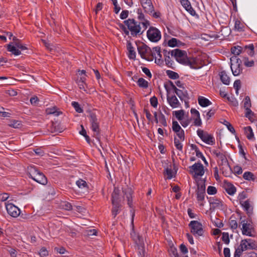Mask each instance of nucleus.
Masks as SVG:
<instances>
[{"mask_svg": "<svg viewBox=\"0 0 257 257\" xmlns=\"http://www.w3.org/2000/svg\"><path fill=\"white\" fill-rule=\"evenodd\" d=\"M72 105L74 108L76 112L78 113H81L83 112V109L81 108L78 102L73 101L72 102Z\"/></svg>", "mask_w": 257, "mask_h": 257, "instance_id": "nucleus-46", "label": "nucleus"}, {"mask_svg": "<svg viewBox=\"0 0 257 257\" xmlns=\"http://www.w3.org/2000/svg\"><path fill=\"white\" fill-rule=\"evenodd\" d=\"M7 49L9 51L12 52L13 54L16 56L21 54V51L19 50L15 45L9 44L7 46Z\"/></svg>", "mask_w": 257, "mask_h": 257, "instance_id": "nucleus-28", "label": "nucleus"}, {"mask_svg": "<svg viewBox=\"0 0 257 257\" xmlns=\"http://www.w3.org/2000/svg\"><path fill=\"white\" fill-rule=\"evenodd\" d=\"M29 174L31 178L37 182L43 185L46 184L47 181L46 177L35 168L31 167Z\"/></svg>", "mask_w": 257, "mask_h": 257, "instance_id": "nucleus-3", "label": "nucleus"}, {"mask_svg": "<svg viewBox=\"0 0 257 257\" xmlns=\"http://www.w3.org/2000/svg\"><path fill=\"white\" fill-rule=\"evenodd\" d=\"M243 49V48L239 46H234L231 48V51L234 56L237 57V56L240 54Z\"/></svg>", "mask_w": 257, "mask_h": 257, "instance_id": "nucleus-35", "label": "nucleus"}, {"mask_svg": "<svg viewBox=\"0 0 257 257\" xmlns=\"http://www.w3.org/2000/svg\"><path fill=\"white\" fill-rule=\"evenodd\" d=\"M207 192L209 195H214L216 193L217 189L215 187L210 186L208 187Z\"/></svg>", "mask_w": 257, "mask_h": 257, "instance_id": "nucleus-51", "label": "nucleus"}, {"mask_svg": "<svg viewBox=\"0 0 257 257\" xmlns=\"http://www.w3.org/2000/svg\"><path fill=\"white\" fill-rule=\"evenodd\" d=\"M212 153L221 161L226 160L225 156L218 150H213Z\"/></svg>", "mask_w": 257, "mask_h": 257, "instance_id": "nucleus-41", "label": "nucleus"}, {"mask_svg": "<svg viewBox=\"0 0 257 257\" xmlns=\"http://www.w3.org/2000/svg\"><path fill=\"white\" fill-rule=\"evenodd\" d=\"M194 119V123L195 125L196 126H200L202 124L201 120L200 117V115L199 116H196L193 118Z\"/></svg>", "mask_w": 257, "mask_h": 257, "instance_id": "nucleus-59", "label": "nucleus"}, {"mask_svg": "<svg viewBox=\"0 0 257 257\" xmlns=\"http://www.w3.org/2000/svg\"><path fill=\"white\" fill-rule=\"evenodd\" d=\"M197 64V60L195 57L188 58L185 64L186 65L190 66L191 67H194Z\"/></svg>", "mask_w": 257, "mask_h": 257, "instance_id": "nucleus-32", "label": "nucleus"}, {"mask_svg": "<svg viewBox=\"0 0 257 257\" xmlns=\"http://www.w3.org/2000/svg\"><path fill=\"white\" fill-rule=\"evenodd\" d=\"M39 254L41 257H45L48 255V252L46 248L43 247L41 249Z\"/></svg>", "mask_w": 257, "mask_h": 257, "instance_id": "nucleus-62", "label": "nucleus"}, {"mask_svg": "<svg viewBox=\"0 0 257 257\" xmlns=\"http://www.w3.org/2000/svg\"><path fill=\"white\" fill-rule=\"evenodd\" d=\"M222 239L225 243L228 244L229 242L228 234L227 233L223 232L222 234Z\"/></svg>", "mask_w": 257, "mask_h": 257, "instance_id": "nucleus-58", "label": "nucleus"}, {"mask_svg": "<svg viewBox=\"0 0 257 257\" xmlns=\"http://www.w3.org/2000/svg\"><path fill=\"white\" fill-rule=\"evenodd\" d=\"M136 243L138 245V252L140 255V257H144L145 256V249H144V239L143 238L140 236L137 235L136 236V238H134Z\"/></svg>", "mask_w": 257, "mask_h": 257, "instance_id": "nucleus-13", "label": "nucleus"}, {"mask_svg": "<svg viewBox=\"0 0 257 257\" xmlns=\"http://www.w3.org/2000/svg\"><path fill=\"white\" fill-rule=\"evenodd\" d=\"M77 186L80 189H86L87 190L88 186L86 182L82 179H79L76 182Z\"/></svg>", "mask_w": 257, "mask_h": 257, "instance_id": "nucleus-34", "label": "nucleus"}, {"mask_svg": "<svg viewBox=\"0 0 257 257\" xmlns=\"http://www.w3.org/2000/svg\"><path fill=\"white\" fill-rule=\"evenodd\" d=\"M224 188L226 192L230 195H233L236 191V188L233 184L226 181L224 183Z\"/></svg>", "mask_w": 257, "mask_h": 257, "instance_id": "nucleus-20", "label": "nucleus"}, {"mask_svg": "<svg viewBox=\"0 0 257 257\" xmlns=\"http://www.w3.org/2000/svg\"><path fill=\"white\" fill-rule=\"evenodd\" d=\"M138 85L143 88H147L148 87V82L143 78H140L137 81Z\"/></svg>", "mask_w": 257, "mask_h": 257, "instance_id": "nucleus-37", "label": "nucleus"}, {"mask_svg": "<svg viewBox=\"0 0 257 257\" xmlns=\"http://www.w3.org/2000/svg\"><path fill=\"white\" fill-rule=\"evenodd\" d=\"M245 109V116L247 117L249 120L251 119V117L254 115V113L249 108H246Z\"/></svg>", "mask_w": 257, "mask_h": 257, "instance_id": "nucleus-52", "label": "nucleus"}, {"mask_svg": "<svg viewBox=\"0 0 257 257\" xmlns=\"http://www.w3.org/2000/svg\"><path fill=\"white\" fill-rule=\"evenodd\" d=\"M167 100L170 106L173 108H178L180 106V103L175 95L168 94Z\"/></svg>", "mask_w": 257, "mask_h": 257, "instance_id": "nucleus-15", "label": "nucleus"}, {"mask_svg": "<svg viewBox=\"0 0 257 257\" xmlns=\"http://www.w3.org/2000/svg\"><path fill=\"white\" fill-rule=\"evenodd\" d=\"M139 54L143 59H147V54L151 52V50L146 45H142L138 47Z\"/></svg>", "mask_w": 257, "mask_h": 257, "instance_id": "nucleus-19", "label": "nucleus"}, {"mask_svg": "<svg viewBox=\"0 0 257 257\" xmlns=\"http://www.w3.org/2000/svg\"><path fill=\"white\" fill-rule=\"evenodd\" d=\"M14 45L17 47V48L21 50H25L27 49V47L25 45H24L20 42H15Z\"/></svg>", "mask_w": 257, "mask_h": 257, "instance_id": "nucleus-53", "label": "nucleus"}, {"mask_svg": "<svg viewBox=\"0 0 257 257\" xmlns=\"http://www.w3.org/2000/svg\"><path fill=\"white\" fill-rule=\"evenodd\" d=\"M172 130L174 132H176L182 130V128L177 121H173L172 124Z\"/></svg>", "mask_w": 257, "mask_h": 257, "instance_id": "nucleus-49", "label": "nucleus"}, {"mask_svg": "<svg viewBox=\"0 0 257 257\" xmlns=\"http://www.w3.org/2000/svg\"><path fill=\"white\" fill-rule=\"evenodd\" d=\"M171 85L174 91V92L177 95V96L181 100H185L186 98H188V92L184 87H182V89H178L172 83H171Z\"/></svg>", "mask_w": 257, "mask_h": 257, "instance_id": "nucleus-14", "label": "nucleus"}, {"mask_svg": "<svg viewBox=\"0 0 257 257\" xmlns=\"http://www.w3.org/2000/svg\"><path fill=\"white\" fill-rule=\"evenodd\" d=\"M220 78L222 82L225 85H229L230 83V78L227 75L225 71H222L220 73Z\"/></svg>", "mask_w": 257, "mask_h": 257, "instance_id": "nucleus-27", "label": "nucleus"}, {"mask_svg": "<svg viewBox=\"0 0 257 257\" xmlns=\"http://www.w3.org/2000/svg\"><path fill=\"white\" fill-rule=\"evenodd\" d=\"M43 44L45 45V47L49 50H50V51H52L54 50V46L51 44L50 43L46 42V41L45 40H43L42 41Z\"/></svg>", "mask_w": 257, "mask_h": 257, "instance_id": "nucleus-61", "label": "nucleus"}, {"mask_svg": "<svg viewBox=\"0 0 257 257\" xmlns=\"http://www.w3.org/2000/svg\"><path fill=\"white\" fill-rule=\"evenodd\" d=\"M9 125L15 128H18L21 127L22 123L20 121L12 120L10 121Z\"/></svg>", "mask_w": 257, "mask_h": 257, "instance_id": "nucleus-38", "label": "nucleus"}, {"mask_svg": "<svg viewBox=\"0 0 257 257\" xmlns=\"http://www.w3.org/2000/svg\"><path fill=\"white\" fill-rule=\"evenodd\" d=\"M233 171L234 174L239 175L242 173V168L238 166H235L233 168Z\"/></svg>", "mask_w": 257, "mask_h": 257, "instance_id": "nucleus-63", "label": "nucleus"}, {"mask_svg": "<svg viewBox=\"0 0 257 257\" xmlns=\"http://www.w3.org/2000/svg\"><path fill=\"white\" fill-rule=\"evenodd\" d=\"M91 129L94 132V136L97 137L99 133V122L96 115L90 112L89 115Z\"/></svg>", "mask_w": 257, "mask_h": 257, "instance_id": "nucleus-11", "label": "nucleus"}, {"mask_svg": "<svg viewBox=\"0 0 257 257\" xmlns=\"http://www.w3.org/2000/svg\"><path fill=\"white\" fill-rule=\"evenodd\" d=\"M150 103L154 107H156L158 105V99L156 97L153 96L150 99Z\"/></svg>", "mask_w": 257, "mask_h": 257, "instance_id": "nucleus-57", "label": "nucleus"}, {"mask_svg": "<svg viewBox=\"0 0 257 257\" xmlns=\"http://www.w3.org/2000/svg\"><path fill=\"white\" fill-rule=\"evenodd\" d=\"M123 192L127 200V204L130 207H132V190L131 188H127L123 190Z\"/></svg>", "mask_w": 257, "mask_h": 257, "instance_id": "nucleus-24", "label": "nucleus"}, {"mask_svg": "<svg viewBox=\"0 0 257 257\" xmlns=\"http://www.w3.org/2000/svg\"><path fill=\"white\" fill-rule=\"evenodd\" d=\"M244 132L248 139L252 140L253 139V133L250 126L244 127Z\"/></svg>", "mask_w": 257, "mask_h": 257, "instance_id": "nucleus-33", "label": "nucleus"}, {"mask_svg": "<svg viewBox=\"0 0 257 257\" xmlns=\"http://www.w3.org/2000/svg\"><path fill=\"white\" fill-rule=\"evenodd\" d=\"M233 86L236 90V93H238V90L241 86V82L239 80H236L234 81Z\"/></svg>", "mask_w": 257, "mask_h": 257, "instance_id": "nucleus-56", "label": "nucleus"}, {"mask_svg": "<svg viewBox=\"0 0 257 257\" xmlns=\"http://www.w3.org/2000/svg\"><path fill=\"white\" fill-rule=\"evenodd\" d=\"M209 202L214 208L222 209L223 202L220 199L214 198H210Z\"/></svg>", "mask_w": 257, "mask_h": 257, "instance_id": "nucleus-21", "label": "nucleus"}, {"mask_svg": "<svg viewBox=\"0 0 257 257\" xmlns=\"http://www.w3.org/2000/svg\"><path fill=\"white\" fill-rule=\"evenodd\" d=\"M147 37L152 42H157L161 38L160 31L155 27H151L147 31Z\"/></svg>", "mask_w": 257, "mask_h": 257, "instance_id": "nucleus-8", "label": "nucleus"}, {"mask_svg": "<svg viewBox=\"0 0 257 257\" xmlns=\"http://www.w3.org/2000/svg\"><path fill=\"white\" fill-rule=\"evenodd\" d=\"M244 51H246L248 54L251 56L254 55V47L253 44H250L248 45H245L243 48Z\"/></svg>", "mask_w": 257, "mask_h": 257, "instance_id": "nucleus-30", "label": "nucleus"}, {"mask_svg": "<svg viewBox=\"0 0 257 257\" xmlns=\"http://www.w3.org/2000/svg\"><path fill=\"white\" fill-rule=\"evenodd\" d=\"M175 114L176 117V118L179 120H182L183 119V116L184 115V111L183 110H178V111H175Z\"/></svg>", "mask_w": 257, "mask_h": 257, "instance_id": "nucleus-45", "label": "nucleus"}, {"mask_svg": "<svg viewBox=\"0 0 257 257\" xmlns=\"http://www.w3.org/2000/svg\"><path fill=\"white\" fill-rule=\"evenodd\" d=\"M119 190L116 188L114 189L113 192L112 194V204L119 203L120 199L119 197Z\"/></svg>", "mask_w": 257, "mask_h": 257, "instance_id": "nucleus-29", "label": "nucleus"}, {"mask_svg": "<svg viewBox=\"0 0 257 257\" xmlns=\"http://www.w3.org/2000/svg\"><path fill=\"white\" fill-rule=\"evenodd\" d=\"M175 133H176L177 136L181 141H183L184 140V132L182 129L179 131L178 132H176Z\"/></svg>", "mask_w": 257, "mask_h": 257, "instance_id": "nucleus-55", "label": "nucleus"}, {"mask_svg": "<svg viewBox=\"0 0 257 257\" xmlns=\"http://www.w3.org/2000/svg\"><path fill=\"white\" fill-rule=\"evenodd\" d=\"M151 52L152 53V56L153 58H162V55L161 54V48L160 47H154L152 51Z\"/></svg>", "mask_w": 257, "mask_h": 257, "instance_id": "nucleus-31", "label": "nucleus"}, {"mask_svg": "<svg viewBox=\"0 0 257 257\" xmlns=\"http://www.w3.org/2000/svg\"><path fill=\"white\" fill-rule=\"evenodd\" d=\"M113 208L112 209V214L114 217H115L116 215L119 213V203H114L112 204Z\"/></svg>", "mask_w": 257, "mask_h": 257, "instance_id": "nucleus-43", "label": "nucleus"}, {"mask_svg": "<svg viewBox=\"0 0 257 257\" xmlns=\"http://www.w3.org/2000/svg\"><path fill=\"white\" fill-rule=\"evenodd\" d=\"M198 103L202 107H206L211 104V101L207 98L199 96L198 98Z\"/></svg>", "mask_w": 257, "mask_h": 257, "instance_id": "nucleus-25", "label": "nucleus"}, {"mask_svg": "<svg viewBox=\"0 0 257 257\" xmlns=\"http://www.w3.org/2000/svg\"><path fill=\"white\" fill-rule=\"evenodd\" d=\"M62 207L66 210H71L72 209V206L69 202L64 201L61 203Z\"/></svg>", "mask_w": 257, "mask_h": 257, "instance_id": "nucleus-47", "label": "nucleus"}, {"mask_svg": "<svg viewBox=\"0 0 257 257\" xmlns=\"http://www.w3.org/2000/svg\"><path fill=\"white\" fill-rule=\"evenodd\" d=\"M197 133L199 137L206 144L211 145L214 144L215 140L211 134L200 129L197 130Z\"/></svg>", "mask_w": 257, "mask_h": 257, "instance_id": "nucleus-10", "label": "nucleus"}, {"mask_svg": "<svg viewBox=\"0 0 257 257\" xmlns=\"http://www.w3.org/2000/svg\"><path fill=\"white\" fill-rule=\"evenodd\" d=\"M124 23L130 31L131 35L133 37L138 35H141L149 26V22L147 21L138 23L134 19H128Z\"/></svg>", "mask_w": 257, "mask_h": 257, "instance_id": "nucleus-1", "label": "nucleus"}, {"mask_svg": "<svg viewBox=\"0 0 257 257\" xmlns=\"http://www.w3.org/2000/svg\"><path fill=\"white\" fill-rule=\"evenodd\" d=\"M240 224L242 226L241 229L242 234L251 237L254 236L252 233L253 229L251 224L248 222L247 220L243 219L242 217H240Z\"/></svg>", "mask_w": 257, "mask_h": 257, "instance_id": "nucleus-6", "label": "nucleus"}, {"mask_svg": "<svg viewBox=\"0 0 257 257\" xmlns=\"http://www.w3.org/2000/svg\"><path fill=\"white\" fill-rule=\"evenodd\" d=\"M189 226L191 229V232L195 236H202L204 233L203 226L201 223L196 220L191 221Z\"/></svg>", "mask_w": 257, "mask_h": 257, "instance_id": "nucleus-5", "label": "nucleus"}, {"mask_svg": "<svg viewBox=\"0 0 257 257\" xmlns=\"http://www.w3.org/2000/svg\"><path fill=\"white\" fill-rule=\"evenodd\" d=\"M244 25L239 20H236L235 21L234 28L238 31H242L243 30Z\"/></svg>", "mask_w": 257, "mask_h": 257, "instance_id": "nucleus-39", "label": "nucleus"}, {"mask_svg": "<svg viewBox=\"0 0 257 257\" xmlns=\"http://www.w3.org/2000/svg\"><path fill=\"white\" fill-rule=\"evenodd\" d=\"M198 188L197 190V198L198 201L202 202L204 199L205 193V186L204 183L201 184H198Z\"/></svg>", "mask_w": 257, "mask_h": 257, "instance_id": "nucleus-18", "label": "nucleus"}, {"mask_svg": "<svg viewBox=\"0 0 257 257\" xmlns=\"http://www.w3.org/2000/svg\"><path fill=\"white\" fill-rule=\"evenodd\" d=\"M46 112L49 114H54L56 116H58L61 112L58 111L55 107L49 108L47 109Z\"/></svg>", "mask_w": 257, "mask_h": 257, "instance_id": "nucleus-42", "label": "nucleus"}, {"mask_svg": "<svg viewBox=\"0 0 257 257\" xmlns=\"http://www.w3.org/2000/svg\"><path fill=\"white\" fill-rule=\"evenodd\" d=\"M166 174L167 175V178L172 179L174 176V173L171 168H167L166 169Z\"/></svg>", "mask_w": 257, "mask_h": 257, "instance_id": "nucleus-54", "label": "nucleus"}, {"mask_svg": "<svg viewBox=\"0 0 257 257\" xmlns=\"http://www.w3.org/2000/svg\"><path fill=\"white\" fill-rule=\"evenodd\" d=\"M243 103L245 109L249 108L251 106L250 99L248 96H245L243 100Z\"/></svg>", "mask_w": 257, "mask_h": 257, "instance_id": "nucleus-40", "label": "nucleus"}, {"mask_svg": "<svg viewBox=\"0 0 257 257\" xmlns=\"http://www.w3.org/2000/svg\"><path fill=\"white\" fill-rule=\"evenodd\" d=\"M171 54L178 62L185 65L188 58L187 53L185 51L176 49L172 51Z\"/></svg>", "mask_w": 257, "mask_h": 257, "instance_id": "nucleus-9", "label": "nucleus"}, {"mask_svg": "<svg viewBox=\"0 0 257 257\" xmlns=\"http://www.w3.org/2000/svg\"><path fill=\"white\" fill-rule=\"evenodd\" d=\"M244 64L246 67H252L254 65V61L253 60L249 61L248 58H245Z\"/></svg>", "mask_w": 257, "mask_h": 257, "instance_id": "nucleus-60", "label": "nucleus"}, {"mask_svg": "<svg viewBox=\"0 0 257 257\" xmlns=\"http://www.w3.org/2000/svg\"><path fill=\"white\" fill-rule=\"evenodd\" d=\"M230 68L232 74L234 76H238L242 72L241 66V61L237 57L233 56L230 58Z\"/></svg>", "mask_w": 257, "mask_h": 257, "instance_id": "nucleus-4", "label": "nucleus"}, {"mask_svg": "<svg viewBox=\"0 0 257 257\" xmlns=\"http://www.w3.org/2000/svg\"><path fill=\"white\" fill-rule=\"evenodd\" d=\"M189 172L194 178H197L204 175V168L201 163H197L189 167Z\"/></svg>", "mask_w": 257, "mask_h": 257, "instance_id": "nucleus-7", "label": "nucleus"}, {"mask_svg": "<svg viewBox=\"0 0 257 257\" xmlns=\"http://www.w3.org/2000/svg\"><path fill=\"white\" fill-rule=\"evenodd\" d=\"M7 211L13 217H18L20 214V209L12 203H6Z\"/></svg>", "mask_w": 257, "mask_h": 257, "instance_id": "nucleus-12", "label": "nucleus"}, {"mask_svg": "<svg viewBox=\"0 0 257 257\" xmlns=\"http://www.w3.org/2000/svg\"><path fill=\"white\" fill-rule=\"evenodd\" d=\"M127 49L128 50V57L131 59H135L136 53L135 48L133 47L131 42H127L126 44Z\"/></svg>", "mask_w": 257, "mask_h": 257, "instance_id": "nucleus-23", "label": "nucleus"}, {"mask_svg": "<svg viewBox=\"0 0 257 257\" xmlns=\"http://www.w3.org/2000/svg\"><path fill=\"white\" fill-rule=\"evenodd\" d=\"M166 73L168 77L171 79H175L179 77V75L177 73L171 70H167Z\"/></svg>", "mask_w": 257, "mask_h": 257, "instance_id": "nucleus-44", "label": "nucleus"}, {"mask_svg": "<svg viewBox=\"0 0 257 257\" xmlns=\"http://www.w3.org/2000/svg\"><path fill=\"white\" fill-rule=\"evenodd\" d=\"M240 205L246 212V213L249 216L252 215L253 212V205L252 202H251L249 200L241 201Z\"/></svg>", "mask_w": 257, "mask_h": 257, "instance_id": "nucleus-17", "label": "nucleus"}, {"mask_svg": "<svg viewBox=\"0 0 257 257\" xmlns=\"http://www.w3.org/2000/svg\"><path fill=\"white\" fill-rule=\"evenodd\" d=\"M229 225L232 229H236L237 228V223L235 220H230L229 221Z\"/></svg>", "mask_w": 257, "mask_h": 257, "instance_id": "nucleus-64", "label": "nucleus"}, {"mask_svg": "<svg viewBox=\"0 0 257 257\" xmlns=\"http://www.w3.org/2000/svg\"><path fill=\"white\" fill-rule=\"evenodd\" d=\"M243 178L246 180L254 181L255 177L253 174L250 172H245L243 175Z\"/></svg>", "mask_w": 257, "mask_h": 257, "instance_id": "nucleus-36", "label": "nucleus"}, {"mask_svg": "<svg viewBox=\"0 0 257 257\" xmlns=\"http://www.w3.org/2000/svg\"><path fill=\"white\" fill-rule=\"evenodd\" d=\"M140 1L142 6L146 13L151 14L154 11V7L151 0H140Z\"/></svg>", "mask_w": 257, "mask_h": 257, "instance_id": "nucleus-16", "label": "nucleus"}, {"mask_svg": "<svg viewBox=\"0 0 257 257\" xmlns=\"http://www.w3.org/2000/svg\"><path fill=\"white\" fill-rule=\"evenodd\" d=\"M174 144H175V146L176 147V148L180 150V151H182V144L181 143V141L180 140H179V139H177L176 138H174Z\"/></svg>", "mask_w": 257, "mask_h": 257, "instance_id": "nucleus-48", "label": "nucleus"}, {"mask_svg": "<svg viewBox=\"0 0 257 257\" xmlns=\"http://www.w3.org/2000/svg\"><path fill=\"white\" fill-rule=\"evenodd\" d=\"M256 248L257 242L255 240L250 238L242 239L241 240L239 245L235 249L234 257H240L243 251Z\"/></svg>", "mask_w": 257, "mask_h": 257, "instance_id": "nucleus-2", "label": "nucleus"}, {"mask_svg": "<svg viewBox=\"0 0 257 257\" xmlns=\"http://www.w3.org/2000/svg\"><path fill=\"white\" fill-rule=\"evenodd\" d=\"M168 45L171 47H180L184 45V43L177 40L176 38H173L169 40L168 42Z\"/></svg>", "mask_w": 257, "mask_h": 257, "instance_id": "nucleus-26", "label": "nucleus"}, {"mask_svg": "<svg viewBox=\"0 0 257 257\" xmlns=\"http://www.w3.org/2000/svg\"><path fill=\"white\" fill-rule=\"evenodd\" d=\"M159 117L160 122L162 124V125L165 126H167V123L166 120V118L165 115L162 113V112H160Z\"/></svg>", "mask_w": 257, "mask_h": 257, "instance_id": "nucleus-50", "label": "nucleus"}, {"mask_svg": "<svg viewBox=\"0 0 257 257\" xmlns=\"http://www.w3.org/2000/svg\"><path fill=\"white\" fill-rule=\"evenodd\" d=\"M181 3L185 9L192 16L195 15V12L192 8L190 3L188 0H181Z\"/></svg>", "mask_w": 257, "mask_h": 257, "instance_id": "nucleus-22", "label": "nucleus"}]
</instances>
